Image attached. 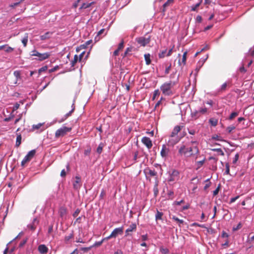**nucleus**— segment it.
I'll return each instance as SVG.
<instances>
[{"label": "nucleus", "instance_id": "f257e3e1", "mask_svg": "<svg viewBox=\"0 0 254 254\" xmlns=\"http://www.w3.org/2000/svg\"><path fill=\"white\" fill-rule=\"evenodd\" d=\"M198 144V143L197 141H191L189 145L190 146H187L185 144H181L178 146L179 155L186 158H196L199 152Z\"/></svg>", "mask_w": 254, "mask_h": 254}, {"label": "nucleus", "instance_id": "f03ea898", "mask_svg": "<svg viewBox=\"0 0 254 254\" xmlns=\"http://www.w3.org/2000/svg\"><path fill=\"white\" fill-rule=\"evenodd\" d=\"M175 84V81H170L168 82H165L160 86V89L164 95L170 96L173 94L172 88Z\"/></svg>", "mask_w": 254, "mask_h": 254}, {"label": "nucleus", "instance_id": "7ed1b4c3", "mask_svg": "<svg viewBox=\"0 0 254 254\" xmlns=\"http://www.w3.org/2000/svg\"><path fill=\"white\" fill-rule=\"evenodd\" d=\"M31 56H36L38 57V60L42 61L46 59H48L50 56V54L49 53H44L43 54L40 53L36 50H33L31 52Z\"/></svg>", "mask_w": 254, "mask_h": 254}, {"label": "nucleus", "instance_id": "20e7f679", "mask_svg": "<svg viewBox=\"0 0 254 254\" xmlns=\"http://www.w3.org/2000/svg\"><path fill=\"white\" fill-rule=\"evenodd\" d=\"M71 127H63L58 129L55 132V137L59 138L66 134L68 132L71 130Z\"/></svg>", "mask_w": 254, "mask_h": 254}, {"label": "nucleus", "instance_id": "39448f33", "mask_svg": "<svg viewBox=\"0 0 254 254\" xmlns=\"http://www.w3.org/2000/svg\"><path fill=\"white\" fill-rule=\"evenodd\" d=\"M35 153V150L30 151L21 161V166H24L26 163L29 162L33 158Z\"/></svg>", "mask_w": 254, "mask_h": 254}, {"label": "nucleus", "instance_id": "423d86ee", "mask_svg": "<svg viewBox=\"0 0 254 254\" xmlns=\"http://www.w3.org/2000/svg\"><path fill=\"white\" fill-rule=\"evenodd\" d=\"M136 41L141 46H145L146 45L149 44L150 42V37H140L137 38L135 39Z\"/></svg>", "mask_w": 254, "mask_h": 254}, {"label": "nucleus", "instance_id": "0eeeda50", "mask_svg": "<svg viewBox=\"0 0 254 254\" xmlns=\"http://www.w3.org/2000/svg\"><path fill=\"white\" fill-rule=\"evenodd\" d=\"M179 178V172L176 170H173L172 172L170 173V176L168 179V182H173L178 180Z\"/></svg>", "mask_w": 254, "mask_h": 254}, {"label": "nucleus", "instance_id": "6e6552de", "mask_svg": "<svg viewBox=\"0 0 254 254\" xmlns=\"http://www.w3.org/2000/svg\"><path fill=\"white\" fill-rule=\"evenodd\" d=\"M181 138L179 136L170 135L168 140V145L173 146L180 140Z\"/></svg>", "mask_w": 254, "mask_h": 254}, {"label": "nucleus", "instance_id": "1a4fd4ad", "mask_svg": "<svg viewBox=\"0 0 254 254\" xmlns=\"http://www.w3.org/2000/svg\"><path fill=\"white\" fill-rule=\"evenodd\" d=\"M141 142L148 149H150L152 146V141L148 137H143L141 139Z\"/></svg>", "mask_w": 254, "mask_h": 254}, {"label": "nucleus", "instance_id": "9d476101", "mask_svg": "<svg viewBox=\"0 0 254 254\" xmlns=\"http://www.w3.org/2000/svg\"><path fill=\"white\" fill-rule=\"evenodd\" d=\"M123 231L124 228L123 227L115 228L111 233V235L112 238H116L118 235H122Z\"/></svg>", "mask_w": 254, "mask_h": 254}, {"label": "nucleus", "instance_id": "9b49d317", "mask_svg": "<svg viewBox=\"0 0 254 254\" xmlns=\"http://www.w3.org/2000/svg\"><path fill=\"white\" fill-rule=\"evenodd\" d=\"M38 250L41 254H46L48 252V248L45 245L42 244L38 246Z\"/></svg>", "mask_w": 254, "mask_h": 254}, {"label": "nucleus", "instance_id": "f8f14e48", "mask_svg": "<svg viewBox=\"0 0 254 254\" xmlns=\"http://www.w3.org/2000/svg\"><path fill=\"white\" fill-rule=\"evenodd\" d=\"M38 223H39L38 220L36 218H34L33 220L32 223L31 224H29L27 226V227L30 230H31L32 231H34L36 229V227H37V225L38 224Z\"/></svg>", "mask_w": 254, "mask_h": 254}, {"label": "nucleus", "instance_id": "ddd939ff", "mask_svg": "<svg viewBox=\"0 0 254 254\" xmlns=\"http://www.w3.org/2000/svg\"><path fill=\"white\" fill-rule=\"evenodd\" d=\"M144 172L146 175H148L151 177H156L157 176V173L154 170H151L147 168L144 170Z\"/></svg>", "mask_w": 254, "mask_h": 254}, {"label": "nucleus", "instance_id": "4468645a", "mask_svg": "<svg viewBox=\"0 0 254 254\" xmlns=\"http://www.w3.org/2000/svg\"><path fill=\"white\" fill-rule=\"evenodd\" d=\"M169 152V150L167 148L166 145H163L160 152L161 156L163 158L166 157L168 155Z\"/></svg>", "mask_w": 254, "mask_h": 254}, {"label": "nucleus", "instance_id": "2eb2a0df", "mask_svg": "<svg viewBox=\"0 0 254 254\" xmlns=\"http://www.w3.org/2000/svg\"><path fill=\"white\" fill-rule=\"evenodd\" d=\"M136 230V225L135 223H132L129 227L126 230V236L129 235V233L135 231Z\"/></svg>", "mask_w": 254, "mask_h": 254}, {"label": "nucleus", "instance_id": "dca6fc26", "mask_svg": "<svg viewBox=\"0 0 254 254\" xmlns=\"http://www.w3.org/2000/svg\"><path fill=\"white\" fill-rule=\"evenodd\" d=\"M183 127V126H176L174 127L173 130H172L170 135H174V136H178V133L181 131V130Z\"/></svg>", "mask_w": 254, "mask_h": 254}, {"label": "nucleus", "instance_id": "f3484780", "mask_svg": "<svg viewBox=\"0 0 254 254\" xmlns=\"http://www.w3.org/2000/svg\"><path fill=\"white\" fill-rule=\"evenodd\" d=\"M53 32H47L45 33L44 34L41 35L40 36V38L41 40L44 41L47 39H50L52 35H53Z\"/></svg>", "mask_w": 254, "mask_h": 254}, {"label": "nucleus", "instance_id": "a211bd4d", "mask_svg": "<svg viewBox=\"0 0 254 254\" xmlns=\"http://www.w3.org/2000/svg\"><path fill=\"white\" fill-rule=\"evenodd\" d=\"M75 179H76V180L73 183V188L77 190V189H79L81 186L80 178L79 177L76 176L75 177Z\"/></svg>", "mask_w": 254, "mask_h": 254}, {"label": "nucleus", "instance_id": "6ab92c4d", "mask_svg": "<svg viewBox=\"0 0 254 254\" xmlns=\"http://www.w3.org/2000/svg\"><path fill=\"white\" fill-rule=\"evenodd\" d=\"M59 213L61 217H65L67 214V209L65 207H61L59 209Z\"/></svg>", "mask_w": 254, "mask_h": 254}, {"label": "nucleus", "instance_id": "aec40b11", "mask_svg": "<svg viewBox=\"0 0 254 254\" xmlns=\"http://www.w3.org/2000/svg\"><path fill=\"white\" fill-rule=\"evenodd\" d=\"M187 52L186 51L184 53L183 55V57L182 58L181 61L180 60H179L178 64L179 65H185L186 64V60H187Z\"/></svg>", "mask_w": 254, "mask_h": 254}, {"label": "nucleus", "instance_id": "412c9836", "mask_svg": "<svg viewBox=\"0 0 254 254\" xmlns=\"http://www.w3.org/2000/svg\"><path fill=\"white\" fill-rule=\"evenodd\" d=\"M174 2V0H167V1L163 4V12H165L166 11V8L168 6L172 5Z\"/></svg>", "mask_w": 254, "mask_h": 254}, {"label": "nucleus", "instance_id": "4be33fe9", "mask_svg": "<svg viewBox=\"0 0 254 254\" xmlns=\"http://www.w3.org/2000/svg\"><path fill=\"white\" fill-rule=\"evenodd\" d=\"M95 3L94 1H92L90 3H83L81 6L79 7V10H81L82 9H86L90 6H91L92 5L94 4Z\"/></svg>", "mask_w": 254, "mask_h": 254}, {"label": "nucleus", "instance_id": "5701e85b", "mask_svg": "<svg viewBox=\"0 0 254 254\" xmlns=\"http://www.w3.org/2000/svg\"><path fill=\"white\" fill-rule=\"evenodd\" d=\"M191 116L192 118H193L194 119L196 120V119H198L200 116V115L198 111L194 110L193 111H191Z\"/></svg>", "mask_w": 254, "mask_h": 254}, {"label": "nucleus", "instance_id": "b1692460", "mask_svg": "<svg viewBox=\"0 0 254 254\" xmlns=\"http://www.w3.org/2000/svg\"><path fill=\"white\" fill-rule=\"evenodd\" d=\"M163 215V212H160L158 210H157V212L155 215L156 220L157 221L158 220H162Z\"/></svg>", "mask_w": 254, "mask_h": 254}, {"label": "nucleus", "instance_id": "393cba45", "mask_svg": "<svg viewBox=\"0 0 254 254\" xmlns=\"http://www.w3.org/2000/svg\"><path fill=\"white\" fill-rule=\"evenodd\" d=\"M209 123L211 126L215 127L218 124V120L215 118H211L209 120Z\"/></svg>", "mask_w": 254, "mask_h": 254}, {"label": "nucleus", "instance_id": "a878e982", "mask_svg": "<svg viewBox=\"0 0 254 254\" xmlns=\"http://www.w3.org/2000/svg\"><path fill=\"white\" fill-rule=\"evenodd\" d=\"M144 58L147 65L151 64L150 55L149 54H146L144 55Z\"/></svg>", "mask_w": 254, "mask_h": 254}, {"label": "nucleus", "instance_id": "bb28decb", "mask_svg": "<svg viewBox=\"0 0 254 254\" xmlns=\"http://www.w3.org/2000/svg\"><path fill=\"white\" fill-rule=\"evenodd\" d=\"M228 86V83L227 82H225L223 83L220 89L218 90L219 92H223L226 90L227 87Z\"/></svg>", "mask_w": 254, "mask_h": 254}, {"label": "nucleus", "instance_id": "cd10ccee", "mask_svg": "<svg viewBox=\"0 0 254 254\" xmlns=\"http://www.w3.org/2000/svg\"><path fill=\"white\" fill-rule=\"evenodd\" d=\"M21 134H17L16 140L15 145L16 147L19 146L21 143Z\"/></svg>", "mask_w": 254, "mask_h": 254}, {"label": "nucleus", "instance_id": "c85d7f7f", "mask_svg": "<svg viewBox=\"0 0 254 254\" xmlns=\"http://www.w3.org/2000/svg\"><path fill=\"white\" fill-rule=\"evenodd\" d=\"M5 46L4 50L6 53H9L14 51V48L9 46L8 45L6 44Z\"/></svg>", "mask_w": 254, "mask_h": 254}, {"label": "nucleus", "instance_id": "c756f323", "mask_svg": "<svg viewBox=\"0 0 254 254\" xmlns=\"http://www.w3.org/2000/svg\"><path fill=\"white\" fill-rule=\"evenodd\" d=\"M28 33H26L24 37L22 40V43L23 44L24 47H26L27 46V44L28 42Z\"/></svg>", "mask_w": 254, "mask_h": 254}, {"label": "nucleus", "instance_id": "7c9ffc66", "mask_svg": "<svg viewBox=\"0 0 254 254\" xmlns=\"http://www.w3.org/2000/svg\"><path fill=\"white\" fill-rule=\"evenodd\" d=\"M172 219L174 221H176L178 223L180 227H181V224H183L184 223V221L183 220L179 219L175 216H173Z\"/></svg>", "mask_w": 254, "mask_h": 254}, {"label": "nucleus", "instance_id": "2f4dec72", "mask_svg": "<svg viewBox=\"0 0 254 254\" xmlns=\"http://www.w3.org/2000/svg\"><path fill=\"white\" fill-rule=\"evenodd\" d=\"M201 4V1L197 2L195 5H193L191 6V10L193 11H197L198 7L200 6Z\"/></svg>", "mask_w": 254, "mask_h": 254}, {"label": "nucleus", "instance_id": "473e14b6", "mask_svg": "<svg viewBox=\"0 0 254 254\" xmlns=\"http://www.w3.org/2000/svg\"><path fill=\"white\" fill-rule=\"evenodd\" d=\"M211 150L218 152L221 156L224 155V153L221 148H212L211 149Z\"/></svg>", "mask_w": 254, "mask_h": 254}, {"label": "nucleus", "instance_id": "72a5a7b5", "mask_svg": "<svg viewBox=\"0 0 254 254\" xmlns=\"http://www.w3.org/2000/svg\"><path fill=\"white\" fill-rule=\"evenodd\" d=\"M72 108L71 110L64 116V119H67L68 117L70 116L72 112L74 111L75 109V106H74V104H72Z\"/></svg>", "mask_w": 254, "mask_h": 254}, {"label": "nucleus", "instance_id": "f704fd0d", "mask_svg": "<svg viewBox=\"0 0 254 254\" xmlns=\"http://www.w3.org/2000/svg\"><path fill=\"white\" fill-rule=\"evenodd\" d=\"M153 191H154V195L156 196L158 194V192H159V190H158V183H157V182H156V184H155V185L154 186Z\"/></svg>", "mask_w": 254, "mask_h": 254}, {"label": "nucleus", "instance_id": "c9c22d12", "mask_svg": "<svg viewBox=\"0 0 254 254\" xmlns=\"http://www.w3.org/2000/svg\"><path fill=\"white\" fill-rule=\"evenodd\" d=\"M103 146L104 144L102 143H101L99 145L98 148H97V152L98 153L100 154L102 152Z\"/></svg>", "mask_w": 254, "mask_h": 254}, {"label": "nucleus", "instance_id": "e433bc0d", "mask_svg": "<svg viewBox=\"0 0 254 254\" xmlns=\"http://www.w3.org/2000/svg\"><path fill=\"white\" fill-rule=\"evenodd\" d=\"M13 74H14V76L16 78L17 80H18V79L21 78L20 71H19V70L14 71Z\"/></svg>", "mask_w": 254, "mask_h": 254}, {"label": "nucleus", "instance_id": "4c0bfd02", "mask_svg": "<svg viewBox=\"0 0 254 254\" xmlns=\"http://www.w3.org/2000/svg\"><path fill=\"white\" fill-rule=\"evenodd\" d=\"M78 57L77 55H74L73 60L71 62L72 66H74L78 61Z\"/></svg>", "mask_w": 254, "mask_h": 254}, {"label": "nucleus", "instance_id": "58836bf2", "mask_svg": "<svg viewBox=\"0 0 254 254\" xmlns=\"http://www.w3.org/2000/svg\"><path fill=\"white\" fill-rule=\"evenodd\" d=\"M207 108L205 107H204L203 108H200L198 111H199V113L201 116V115L205 114L207 112Z\"/></svg>", "mask_w": 254, "mask_h": 254}, {"label": "nucleus", "instance_id": "ea45409f", "mask_svg": "<svg viewBox=\"0 0 254 254\" xmlns=\"http://www.w3.org/2000/svg\"><path fill=\"white\" fill-rule=\"evenodd\" d=\"M92 40H88L86 41L84 44L82 45L81 47H82L84 49L86 48L88 45L92 43Z\"/></svg>", "mask_w": 254, "mask_h": 254}, {"label": "nucleus", "instance_id": "a19ab883", "mask_svg": "<svg viewBox=\"0 0 254 254\" xmlns=\"http://www.w3.org/2000/svg\"><path fill=\"white\" fill-rule=\"evenodd\" d=\"M235 127L234 126H231L227 127L226 130L229 133H231L233 130L235 129Z\"/></svg>", "mask_w": 254, "mask_h": 254}, {"label": "nucleus", "instance_id": "79ce46f5", "mask_svg": "<svg viewBox=\"0 0 254 254\" xmlns=\"http://www.w3.org/2000/svg\"><path fill=\"white\" fill-rule=\"evenodd\" d=\"M205 182L206 183L205 186L204 187V190H206L211 185V182L209 181V179H207L206 181H205Z\"/></svg>", "mask_w": 254, "mask_h": 254}, {"label": "nucleus", "instance_id": "37998d69", "mask_svg": "<svg viewBox=\"0 0 254 254\" xmlns=\"http://www.w3.org/2000/svg\"><path fill=\"white\" fill-rule=\"evenodd\" d=\"M238 115V113L237 112H233L232 113H231V114L229 116V119L230 120H232L233 119H234Z\"/></svg>", "mask_w": 254, "mask_h": 254}, {"label": "nucleus", "instance_id": "c03bdc74", "mask_svg": "<svg viewBox=\"0 0 254 254\" xmlns=\"http://www.w3.org/2000/svg\"><path fill=\"white\" fill-rule=\"evenodd\" d=\"M160 95V92L158 89L155 90L154 91L152 100H154L156 96H158Z\"/></svg>", "mask_w": 254, "mask_h": 254}, {"label": "nucleus", "instance_id": "a18cd8bd", "mask_svg": "<svg viewBox=\"0 0 254 254\" xmlns=\"http://www.w3.org/2000/svg\"><path fill=\"white\" fill-rule=\"evenodd\" d=\"M242 227V225L241 222H240L236 227H233V231H236L240 229H241Z\"/></svg>", "mask_w": 254, "mask_h": 254}, {"label": "nucleus", "instance_id": "49530a36", "mask_svg": "<svg viewBox=\"0 0 254 254\" xmlns=\"http://www.w3.org/2000/svg\"><path fill=\"white\" fill-rule=\"evenodd\" d=\"M73 237V233H71L68 236H66L65 237V238H64L65 241L67 242L70 239L72 238Z\"/></svg>", "mask_w": 254, "mask_h": 254}, {"label": "nucleus", "instance_id": "de8ad7c7", "mask_svg": "<svg viewBox=\"0 0 254 254\" xmlns=\"http://www.w3.org/2000/svg\"><path fill=\"white\" fill-rule=\"evenodd\" d=\"M166 52H167V50L165 49L163 51H162L161 52V53H160L159 54V57L160 58H163L164 57H165V54L166 53Z\"/></svg>", "mask_w": 254, "mask_h": 254}, {"label": "nucleus", "instance_id": "09e8293b", "mask_svg": "<svg viewBox=\"0 0 254 254\" xmlns=\"http://www.w3.org/2000/svg\"><path fill=\"white\" fill-rule=\"evenodd\" d=\"M160 251L163 254H167L169 253V250L167 249L164 248L163 247L160 248Z\"/></svg>", "mask_w": 254, "mask_h": 254}, {"label": "nucleus", "instance_id": "8fccbe9b", "mask_svg": "<svg viewBox=\"0 0 254 254\" xmlns=\"http://www.w3.org/2000/svg\"><path fill=\"white\" fill-rule=\"evenodd\" d=\"M124 42L123 40H122V41L121 42V43L119 44L118 48L117 49H118L120 51L121 50L123 49L124 48Z\"/></svg>", "mask_w": 254, "mask_h": 254}, {"label": "nucleus", "instance_id": "3c124183", "mask_svg": "<svg viewBox=\"0 0 254 254\" xmlns=\"http://www.w3.org/2000/svg\"><path fill=\"white\" fill-rule=\"evenodd\" d=\"M80 212V209H79V208H77L75 210V211H74V212L73 213V216L74 217H77L78 214H79Z\"/></svg>", "mask_w": 254, "mask_h": 254}, {"label": "nucleus", "instance_id": "603ef678", "mask_svg": "<svg viewBox=\"0 0 254 254\" xmlns=\"http://www.w3.org/2000/svg\"><path fill=\"white\" fill-rule=\"evenodd\" d=\"M42 125V124L39 123L37 125H34L32 127L34 129H38L40 128Z\"/></svg>", "mask_w": 254, "mask_h": 254}, {"label": "nucleus", "instance_id": "864d4df0", "mask_svg": "<svg viewBox=\"0 0 254 254\" xmlns=\"http://www.w3.org/2000/svg\"><path fill=\"white\" fill-rule=\"evenodd\" d=\"M204 161H205V160H204V159H203V160H202V161H197V162H196V164H197V168H200V167H201V166L203 165V163H204Z\"/></svg>", "mask_w": 254, "mask_h": 254}, {"label": "nucleus", "instance_id": "5fc2aeb1", "mask_svg": "<svg viewBox=\"0 0 254 254\" xmlns=\"http://www.w3.org/2000/svg\"><path fill=\"white\" fill-rule=\"evenodd\" d=\"M81 0H76L72 4V7L76 8L78 5V3L81 1Z\"/></svg>", "mask_w": 254, "mask_h": 254}, {"label": "nucleus", "instance_id": "6e6d98bb", "mask_svg": "<svg viewBox=\"0 0 254 254\" xmlns=\"http://www.w3.org/2000/svg\"><path fill=\"white\" fill-rule=\"evenodd\" d=\"M131 50H132V48H130V47H128L127 48L125 52L124 53V57H126L127 55V54L129 53V52H130L131 51Z\"/></svg>", "mask_w": 254, "mask_h": 254}, {"label": "nucleus", "instance_id": "4d7b16f0", "mask_svg": "<svg viewBox=\"0 0 254 254\" xmlns=\"http://www.w3.org/2000/svg\"><path fill=\"white\" fill-rule=\"evenodd\" d=\"M225 173L227 175L230 174V168H229V165L228 163H226V164Z\"/></svg>", "mask_w": 254, "mask_h": 254}, {"label": "nucleus", "instance_id": "13d9d810", "mask_svg": "<svg viewBox=\"0 0 254 254\" xmlns=\"http://www.w3.org/2000/svg\"><path fill=\"white\" fill-rule=\"evenodd\" d=\"M221 237L222 238H228L229 237V235L224 231H223L222 232Z\"/></svg>", "mask_w": 254, "mask_h": 254}, {"label": "nucleus", "instance_id": "bf43d9fd", "mask_svg": "<svg viewBox=\"0 0 254 254\" xmlns=\"http://www.w3.org/2000/svg\"><path fill=\"white\" fill-rule=\"evenodd\" d=\"M47 69V66H43L39 69V72L41 73L42 72L46 71Z\"/></svg>", "mask_w": 254, "mask_h": 254}, {"label": "nucleus", "instance_id": "052dcab7", "mask_svg": "<svg viewBox=\"0 0 254 254\" xmlns=\"http://www.w3.org/2000/svg\"><path fill=\"white\" fill-rule=\"evenodd\" d=\"M239 154H238V153H237V154L235 155V158H234V160H233V163L234 164H235V163L237 162V161H238V159H239Z\"/></svg>", "mask_w": 254, "mask_h": 254}, {"label": "nucleus", "instance_id": "680f3d73", "mask_svg": "<svg viewBox=\"0 0 254 254\" xmlns=\"http://www.w3.org/2000/svg\"><path fill=\"white\" fill-rule=\"evenodd\" d=\"M91 149L90 148H88L87 149L85 150L84 154L85 155H89L91 152Z\"/></svg>", "mask_w": 254, "mask_h": 254}, {"label": "nucleus", "instance_id": "e2e57ef3", "mask_svg": "<svg viewBox=\"0 0 254 254\" xmlns=\"http://www.w3.org/2000/svg\"><path fill=\"white\" fill-rule=\"evenodd\" d=\"M103 243V242L102 241V240H101V241H99V242H96L95 243L94 246L95 247H99Z\"/></svg>", "mask_w": 254, "mask_h": 254}, {"label": "nucleus", "instance_id": "0e129e2a", "mask_svg": "<svg viewBox=\"0 0 254 254\" xmlns=\"http://www.w3.org/2000/svg\"><path fill=\"white\" fill-rule=\"evenodd\" d=\"M239 196L238 195V196H237L236 197L231 198V199H230V203H232L234 202L237 199L239 198Z\"/></svg>", "mask_w": 254, "mask_h": 254}, {"label": "nucleus", "instance_id": "69168bd1", "mask_svg": "<svg viewBox=\"0 0 254 254\" xmlns=\"http://www.w3.org/2000/svg\"><path fill=\"white\" fill-rule=\"evenodd\" d=\"M19 106L18 103H15L13 108V112L17 110L19 108Z\"/></svg>", "mask_w": 254, "mask_h": 254}, {"label": "nucleus", "instance_id": "338daca9", "mask_svg": "<svg viewBox=\"0 0 254 254\" xmlns=\"http://www.w3.org/2000/svg\"><path fill=\"white\" fill-rule=\"evenodd\" d=\"M219 191V187H218L213 192V194L214 196L216 195Z\"/></svg>", "mask_w": 254, "mask_h": 254}, {"label": "nucleus", "instance_id": "774afa93", "mask_svg": "<svg viewBox=\"0 0 254 254\" xmlns=\"http://www.w3.org/2000/svg\"><path fill=\"white\" fill-rule=\"evenodd\" d=\"M239 70L241 72H243V73H245L247 71V70L245 68V67L244 66V65H243L242 66H241L240 69H239Z\"/></svg>", "mask_w": 254, "mask_h": 254}]
</instances>
